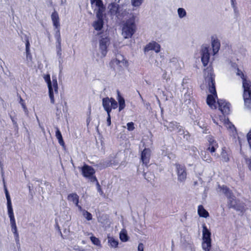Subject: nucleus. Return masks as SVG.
I'll list each match as a JSON object with an SVG mask.
<instances>
[{
    "label": "nucleus",
    "mask_w": 251,
    "mask_h": 251,
    "mask_svg": "<svg viewBox=\"0 0 251 251\" xmlns=\"http://www.w3.org/2000/svg\"><path fill=\"white\" fill-rule=\"evenodd\" d=\"M204 83L209 93L206 99V103L211 109H215L218 100L215 86V75L212 67H208L204 70Z\"/></svg>",
    "instance_id": "obj_1"
},
{
    "label": "nucleus",
    "mask_w": 251,
    "mask_h": 251,
    "mask_svg": "<svg viewBox=\"0 0 251 251\" xmlns=\"http://www.w3.org/2000/svg\"><path fill=\"white\" fill-rule=\"evenodd\" d=\"M236 74L242 79V86L244 89L243 99L246 108L251 109V82L247 79L243 72L237 68Z\"/></svg>",
    "instance_id": "obj_2"
},
{
    "label": "nucleus",
    "mask_w": 251,
    "mask_h": 251,
    "mask_svg": "<svg viewBox=\"0 0 251 251\" xmlns=\"http://www.w3.org/2000/svg\"><path fill=\"white\" fill-rule=\"evenodd\" d=\"M136 18L135 15H132L128 19L123 22L121 34L124 39L131 38L136 32Z\"/></svg>",
    "instance_id": "obj_3"
},
{
    "label": "nucleus",
    "mask_w": 251,
    "mask_h": 251,
    "mask_svg": "<svg viewBox=\"0 0 251 251\" xmlns=\"http://www.w3.org/2000/svg\"><path fill=\"white\" fill-rule=\"evenodd\" d=\"M96 14V19L93 22L92 26L97 31L101 30L104 25V19L106 17L104 14L105 11L104 5H91Z\"/></svg>",
    "instance_id": "obj_4"
},
{
    "label": "nucleus",
    "mask_w": 251,
    "mask_h": 251,
    "mask_svg": "<svg viewBox=\"0 0 251 251\" xmlns=\"http://www.w3.org/2000/svg\"><path fill=\"white\" fill-rule=\"evenodd\" d=\"M5 196L7 200L8 214L9 217L10 218L11 230L13 233L14 236L16 243H19V236L17 229L16 222L14 218V215L12 207V203L9 193H5Z\"/></svg>",
    "instance_id": "obj_5"
},
{
    "label": "nucleus",
    "mask_w": 251,
    "mask_h": 251,
    "mask_svg": "<svg viewBox=\"0 0 251 251\" xmlns=\"http://www.w3.org/2000/svg\"><path fill=\"white\" fill-rule=\"evenodd\" d=\"M43 77L48 85L50 102L53 104L55 102V96L57 95L58 92V84L56 77L55 76H52V80H51L50 75L49 74L45 75Z\"/></svg>",
    "instance_id": "obj_6"
},
{
    "label": "nucleus",
    "mask_w": 251,
    "mask_h": 251,
    "mask_svg": "<svg viewBox=\"0 0 251 251\" xmlns=\"http://www.w3.org/2000/svg\"><path fill=\"white\" fill-rule=\"evenodd\" d=\"M201 247L204 251H211L212 239L211 233L205 224L202 225Z\"/></svg>",
    "instance_id": "obj_7"
},
{
    "label": "nucleus",
    "mask_w": 251,
    "mask_h": 251,
    "mask_svg": "<svg viewBox=\"0 0 251 251\" xmlns=\"http://www.w3.org/2000/svg\"><path fill=\"white\" fill-rule=\"evenodd\" d=\"M213 122L217 125L221 127L222 125H224L229 130L230 133L233 136L236 134V131L234 126L226 119L225 116H212Z\"/></svg>",
    "instance_id": "obj_8"
},
{
    "label": "nucleus",
    "mask_w": 251,
    "mask_h": 251,
    "mask_svg": "<svg viewBox=\"0 0 251 251\" xmlns=\"http://www.w3.org/2000/svg\"><path fill=\"white\" fill-rule=\"evenodd\" d=\"M108 8L112 19L121 20L126 15V11L116 3H111L108 5Z\"/></svg>",
    "instance_id": "obj_9"
},
{
    "label": "nucleus",
    "mask_w": 251,
    "mask_h": 251,
    "mask_svg": "<svg viewBox=\"0 0 251 251\" xmlns=\"http://www.w3.org/2000/svg\"><path fill=\"white\" fill-rule=\"evenodd\" d=\"M102 104L107 113H110L112 109H115L118 107L117 101L112 98L106 97L102 99Z\"/></svg>",
    "instance_id": "obj_10"
},
{
    "label": "nucleus",
    "mask_w": 251,
    "mask_h": 251,
    "mask_svg": "<svg viewBox=\"0 0 251 251\" xmlns=\"http://www.w3.org/2000/svg\"><path fill=\"white\" fill-rule=\"evenodd\" d=\"M81 171L83 176L89 180L91 181H97V178L95 176V170L94 169L88 165H84L81 168Z\"/></svg>",
    "instance_id": "obj_11"
},
{
    "label": "nucleus",
    "mask_w": 251,
    "mask_h": 251,
    "mask_svg": "<svg viewBox=\"0 0 251 251\" xmlns=\"http://www.w3.org/2000/svg\"><path fill=\"white\" fill-rule=\"evenodd\" d=\"M111 64L113 67L120 68H126L128 66L127 60L121 54H116L115 58L111 61Z\"/></svg>",
    "instance_id": "obj_12"
},
{
    "label": "nucleus",
    "mask_w": 251,
    "mask_h": 251,
    "mask_svg": "<svg viewBox=\"0 0 251 251\" xmlns=\"http://www.w3.org/2000/svg\"><path fill=\"white\" fill-rule=\"evenodd\" d=\"M109 44V39L108 37L101 38L100 41L99 53L98 54L100 58L105 57L107 54V48Z\"/></svg>",
    "instance_id": "obj_13"
},
{
    "label": "nucleus",
    "mask_w": 251,
    "mask_h": 251,
    "mask_svg": "<svg viewBox=\"0 0 251 251\" xmlns=\"http://www.w3.org/2000/svg\"><path fill=\"white\" fill-rule=\"evenodd\" d=\"M221 191L226 196L230 206L236 208L237 204L236 200L234 199V197L232 195L228 188L226 186H223L221 187Z\"/></svg>",
    "instance_id": "obj_14"
},
{
    "label": "nucleus",
    "mask_w": 251,
    "mask_h": 251,
    "mask_svg": "<svg viewBox=\"0 0 251 251\" xmlns=\"http://www.w3.org/2000/svg\"><path fill=\"white\" fill-rule=\"evenodd\" d=\"M201 61L203 65L205 67L207 66L209 62L210 53L209 48L207 46H202L201 51Z\"/></svg>",
    "instance_id": "obj_15"
},
{
    "label": "nucleus",
    "mask_w": 251,
    "mask_h": 251,
    "mask_svg": "<svg viewBox=\"0 0 251 251\" xmlns=\"http://www.w3.org/2000/svg\"><path fill=\"white\" fill-rule=\"evenodd\" d=\"M176 168L178 177V180L179 181H184L187 176L185 167L184 165L176 164Z\"/></svg>",
    "instance_id": "obj_16"
},
{
    "label": "nucleus",
    "mask_w": 251,
    "mask_h": 251,
    "mask_svg": "<svg viewBox=\"0 0 251 251\" xmlns=\"http://www.w3.org/2000/svg\"><path fill=\"white\" fill-rule=\"evenodd\" d=\"M217 103L219 105V109L223 115H227L230 113V104L224 100H218Z\"/></svg>",
    "instance_id": "obj_17"
},
{
    "label": "nucleus",
    "mask_w": 251,
    "mask_h": 251,
    "mask_svg": "<svg viewBox=\"0 0 251 251\" xmlns=\"http://www.w3.org/2000/svg\"><path fill=\"white\" fill-rule=\"evenodd\" d=\"M160 50L161 46L160 44L154 41L149 43L144 48V51L145 52H148L150 50H153L156 53H158L160 51Z\"/></svg>",
    "instance_id": "obj_18"
},
{
    "label": "nucleus",
    "mask_w": 251,
    "mask_h": 251,
    "mask_svg": "<svg viewBox=\"0 0 251 251\" xmlns=\"http://www.w3.org/2000/svg\"><path fill=\"white\" fill-rule=\"evenodd\" d=\"M165 126L167 127V129L171 132H176L178 133L179 134H182L184 133L182 127L176 122H170L168 125H166Z\"/></svg>",
    "instance_id": "obj_19"
},
{
    "label": "nucleus",
    "mask_w": 251,
    "mask_h": 251,
    "mask_svg": "<svg viewBox=\"0 0 251 251\" xmlns=\"http://www.w3.org/2000/svg\"><path fill=\"white\" fill-rule=\"evenodd\" d=\"M211 47L212 54L215 55L218 53L221 47L220 42L216 36H212L211 37Z\"/></svg>",
    "instance_id": "obj_20"
},
{
    "label": "nucleus",
    "mask_w": 251,
    "mask_h": 251,
    "mask_svg": "<svg viewBox=\"0 0 251 251\" xmlns=\"http://www.w3.org/2000/svg\"><path fill=\"white\" fill-rule=\"evenodd\" d=\"M151 154V150L147 148H145L141 152V159L145 165H148L150 162Z\"/></svg>",
    "instance_id": "obj_21"
},
{
    "label": "nucleus",
    "mask_w": 251,
    "mask_h": 251,
    "mask_svg": "<svg viewBox=\"0 0 251 251\" xmlns=\"http://www.w3.org/2000/svg\"><path fill=\"white\" fill-rule=\"evenodd\" d=\"M67 199L69 201L74 203L79 210H81V206L78 204L79 196L76 193L70 194L68 196Z\"/></svg>",
    "instance_id": "obj_22"
},
{
    "label": "nucleus",
    "mask_w": 251,
    "mask_h": 251,
    "mask_svg": "<svg viewBox=\"0 0 251 251\" xmlns=\"http://www.w3.org/2000/svg\"><path fill=\"white\" fill-rule=\"evenodd\" d=\"M209 142V147L208 148V150L211 152L213 153L215 151L216 149L218 147V144L214 140V139L212 137H209L208 138Z\"/></svg>",
    "instance_id": "obj_23"
},
{
    "label": "nucleus",
    "mask_w": 251,
    "mask_h": 251,
    "mask_svg": "<svg viewBox=\"0 0 251 251\" xmlns=\"http://www.w3.org/2000/svg\"><path fill=\"white\" fill-rule=\"evenodd\" d=\"M51 20L55 28H60L59 18L58 13L54 12L51 15Z\"/></svg>",
    "instance_id": "obj_24"
},
{
    "label": "nucleus",
    "mask_w": 251,
    "mask_h": 251,
    "mask_svg": "<svg viewBox=\"0 0 251 251\" xmlns=\"http://www.w3.org/2000/svg\"><path fill=\"white\" fill-rule=\"evenodd\" d=\"M117 100L119 104V111H121L126 107V102L125 99L121 95L119 92H118Z\"/></svg>",
    "instance_id": "obj_25"
},
{
    "label": "nucleus",
    "mask_w": 251,
    "mask_h": 251,
    "mask_svg": "<svg viewBox=\"0 0 251 251\" xmlns=\"http://www.w3.org/2000/svg\"><path fill=\"white\" fill-rule=\"evenodd\" d=\"M198 213L201 217L206 218L209 217L208 212L201 205H199L198 207Z\"/></svg>",
    "instance_id": "obj_26"
},
{
    "label": "nucleus",
    "mask_w": 251,
    "mask_h": 251,
    "mask_svg": "<svg viewBox=\"0 0 251 251\" xmlns=\"http://www.w3.org/2000/svg\"><path fill=\"white\" fill-rule=\"evenodd\" d=\"M108 245L112 248H116L118 247V240L113 237L108 236Z\"/></svg>",
    "instance_id": "obj_27"
},
{
    "label": "nucleus",
    "mask_w": 251,
    "mask_h": 251,
    "mask_svg": "<svg viewBox=\"0 0 251 251\" xmlns=\"http://www.w3.org/2000/svg\"><path fill=\"white\" fill-rule=\"evenodd\" d=\"M177 13L179 19L185 18L187 16L186 10L183 8H178L177 10Z\"/></svg>",
    "instance_id": "obj_28"
},
{
    "label": "nucleus",
    "mask_w": 251,
    "mask_h": 251,
    "mask_svg": "<svg viewBox=\"0 0 251 251\" xmlns=\"http://www.w3.org/2000/svg\"><path fill=\"white\" fill-rule=\"evenodd\" d=\"M120 239L122 242H126L128 238L127 232L125 229H122L120 233Z\"/></svg>",
    "instance_id": "obj_29"
},
{
    "label": "nucleus",
    "mask_w": 251,
    "mask_h": 251,
    "mask_svg": "<svg viewBox=\"0 0 251 251\" xmlns=\"http://www.w3.org/2000/svg\"><path fill=\"white\" fill-rule=\"evenodd\" d=\"M79 210L82 212V214L83 217L88 221H90L92 219V215L90 212L84 209H83L82 207L81 210Z\"/></svg>",
    "instance_id": "obj_30"
},
{
    "label": "nucleus",
    "mask_w": 251,
    "mask_h": 251,
    "mask_svg": "<svg viewBox=\"0 0 251 251\" xmlns=\"http://www.w3.org/2000/svg\"><path fill=\"white\" fill-rule=\"evenodd\" d=\"M144 0H131V5L134 8H139L143 3Z\"/></svg>",
    "instance_id": "obj_31"
},
{
    "label": "nucleus",
    "mask_w": 251,
    "mask_h": 251,
    "mask_svg": "<svg viewBox=\"0 0 251 251\" xmlns=\"http://www.w3.org/2000/svg\"><path fill=\"white\" fill-rule=\"evenodd\" d=\"M55 136L56 138L58 139V142L60 144V145L61 146H64V143L63 140V138L61 133L58 129H57V130L56 131Z\"/></svg>",
    "instance_id": "obj_32"
},
{
    "label": "nucleus",
    "mask_w": 251,
    "mask_h": 251,
    "mask_svg": "<svg viewBox=\"0 0 251 251\" xmlns=\"http://www.w3.org/2000/svg\"><path fill=\"white\" fill-rule=\"evenodd\" d=\"M56 47L57 54L59 57H61L62 55L61 41H56Z\"/></svg>",
    "instance_id": "obj_33"
},
{
    "label": "nucleus",
    "mask_w": 251,
    "mask_h": 251,
    "mask_svg": "<svg viewBox=\"0 0 251 251\" xmlns=\"http://www.w3.org/2000/svg\"><path fill=\"white\" fill-rule=\"evenodd\" d=\"M222 160L224 162H227L229 160V155L226 151L223 149L221 153Z\"/></svg>",
    "instance_id": "obj_34"
},
{
    "label": "nucleus",
    "mask_w": 251,
    "mask_h": 251,
    "mask_svg": "<svg viewBox=\"0 0 251 251\" xmlns=\"http://www.w3.org/2000/svg\"><path fill=\"white\" fill-rule=\"evenodd\" d=\"M90 239H91V241H92V242L94 245L98 246H100V242L98 238L94 237V236H91L90 237Z\"/></svg>",
    "instance_id": "obj_35"
},
{
    "label": "nucleus",
    "mask_w": 251,
    "mask_h": 251,
    "mask_svg": "<svg viewBox=\"0 0 251 251\" xmlns=\"http://www.w3.org/2000/svg\"><path fill=\"white\" fill-rule=\"evenodd\" d=\"M56 31L55 33V38L56 41H61L60 33V28H55Z\"/></svg>",
    "instance_id": "obj_36"
},
{
    "label": "nucleus",
    "mask_w": 251,
    "mask_h": 251,
    "mask_svg": "<svg viewBox=\"0 0 251 251\" xmlns=\"http://www.w3.org/2000/svg\"><path fill=\"white\" fill-rule=\"evenodd\" d=\"M91 5H104L101 0H90Z\"/></svg>",
    "instance_id": "obj_37"
},
{
    "label": "nucleus",
    "mask_w": 251,
    "mask_h": 251,
    "mask_svg": "<svg viewBox=\"0 0 251 251\" xmlns=\"http://www.w3.org/2000/svg\"><path fill=\"white\" fill-rule=\"evenodd\" d=\"M127 128L129 131H132L134 129V124L133 122H129L127 124Z\"/></svg>",
    "instance_id": "obj_38"
},
{
    "label": "nucleus",
    "mask_w": 251,
    "mask_h": 251,
    "mask_svg": "<svg viewBox=\"0 0 251 251\" xmlns=\"http://www.w3.org/2000/svg\"><path fill=\"white\" fill-rule=\"evenodd\" d=\"M26 52V60L28 61H31L32 60V55L30 53V50L29 51H25Z\"/></svg>",
    "instance_id": "obj_39"
},
{
    "label": "nucleus",
    "mask_w": 251,
    "mask_h": 251,
    "mask_svg": "<svg viewBox=\"0 0 251 251\" xmlns=\"http://www.w3.org/2000/svg\"><path fill=\"white\" fill-rule=\"evenodd\" d=\"M30 50V43L28 38L25 40V51Z\"/></svg>",
    "instance_id": "obj_40"
},
{
    "label": "nucleus",
    "mask_w": 251,
    "mask_h": 251,
    "mask_svg": "<svg viewBox=\"0 0 251 251\" xmlns=\"http://www.w3.org/2000/svg\"><path fill=\"white\" fill-rule=\"evenodd\" d=\"M230 1H231L232 7L234 9V12H236L237 8V7L236 6V0H230Z\"/></svg>",
    "instance_id": "obj_41"
},
{
    "label": "nucleus",
    "mask_w": 251,
    "mask_h": 251,
    "mask_svg": "<svg viewBox=\"0 0 251 251\" xmlns=\"http://www.w3.org/2000/svg\"><path fill=\"white\" fill-rule=\"evenodd\" d=\"M107 118L106 120L107 126H110L111 125V117H110V113H107Z\"/></svg>",
    "instance_id": "obj_42"
},
{
    "label": "nucleus",
    "mask_w": 251,
    "mask_h": 251,
    "mask_svg": "<svg viewBox=\"0 0 251 251\" xmlns=\"http://www.w3.org/2000/svg\"><path fill=\"white\" fill-rule=\"evenodd\" d=\"M204 153H205L204 156V157H202V159L203 160H204V161H207V162H210L211 161L210 157L208 155H206L205 152H204Z\"/></svg>",
    "instance_id": "obj_43"
},
{
    "label": "nucleus",
    "mask_w": 251,
    "mask_h": 251,
    "mask_svg": "<svg viewBox=\"0 0 251 251\" xmlns=\"http://www.w3.org/2000/svg\"><path fill=\"white\" fill-rule=\"evenodd\" d=\"M138 251H144V245L142 243H140L138 245Z\"/></svg>",
    "instance_id": "obj_44"
},
{
    "label": "nucleus",
    "mask_w": 251,
    "mask_h": 251,
    "mask_svg": "<svg viewBox=\"0 0 251 251\" xmlns=\"http://www.w3.org/2000/svg\"><path fill=\"white\" fill-rule=\"evenodd\" d=\"M22 107L24 108V109L25 111H26L27 110V109H26V106L25 105V104L24 103H22Z\"/></svg>",
    "instance_id": "obj_45"
},
{
    "label": "nucleus",
    "mask_w": 251,
    "mask_h": 251,
    "mask_svg": "<svg viewBox=\"0 0 251 251\" xmlns=\"http://www.w3.org/2000/svg\"><path fill=\"white\" fill-rule=\"evenodd\" d=\"M4 191H5V193H8V190H7L6 187H5V186H4Z\"/></svg>",
    "instance_id": "obj_46"
},
{
    "label": "nucleus",
    "mask_w": 251,
    "mask_h": 251,
    "mask_svg": "<svg viewBox=\"0 0 251 251\" xmlns=\"http://www.w3.org/2000/svg\"><path fill=\"white\" fill-rule=\"evenodd\" d=\"M250 169L251 170V164L249 165Z\"/></svg>",
    "instance_id": "obj_47"
}]
</instances>
